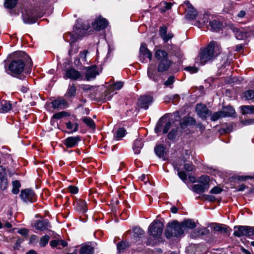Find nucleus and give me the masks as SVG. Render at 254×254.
Returning <instances> with one entry per match:
<instances>
[{"instance_id": "nucleus-1", "label": "nucleus", "mask_w": 254, "mask_h": 254, "mask_svg": "<svg viewBox=\"0 0 254 254\" xmlns=\"http://www.w3.org/2000/svg\"><path fill=\"white\" fill-rule=\"evenodd\" d=\"M221 48L214 41L210 42L206 47L201 48L195 62L203 65L212 62L220 54Z\"/></svg>"}, {"instance_id": "nucleus-2", "label": "nucleus", "mask_w": 254, "mask_h": 254, "mask_svg": "<svg viewBox=\"0 0 254 254\" xmlns=\"http://www.w3.org/2000/svg\"><path fill=\"white\" fill-rule=\"evenodd\" d=\"M13 57L15 58L9 63L8 68L11 76L17 77L24 71L28 56L23 52H19L14 53Z\"/></svg>"}, {"instance_id": "nucleus-3", "label": "nucleus", "mask_w": 254, "mask_h": 254, "mask_svg": "<svg viewBox=\"0 0 254 254\" xmlns=\"http://www.w3.org/2000/svg\"><path fill=\"white\" fill-rule=\"evenodd\" d=\"M44 13L39 8L26 9L22 12V18L24 23L33 24L35 23L38 18L43 16Z\"/></svg>"}, {"instance_id": "nucleus-4", "label": "nucleus", "mask_w": 254, "mask_h": 254, "mask_svg": "<svg viewBox=\"0 0 254 254\" xmlns=\"http://www.w3.org/2000/svg\"><path fill=\"white\" fill-rule=\"evenodd\" d=\"M183 228L181 223L177 221H174L169 223L168 224L167 228L165 232V234L167 238L169 239L173 236L180 237L184 234Z\"/></svg>"}, {"instance_id": "nucleus-5", "label": "nucleus", "mask_w": 254, "mask_h": 254, "mask_svg": "<svg viewBox=\"0 0 254 254\" xmlns=\"http://www.w3.org/2000/svg\"><path fill=\"white\" fill-rule=\"evenodd\" d=\"M164 225L159 220H154L149 226L148 234L154 238H159L162 235Z\"/></svg>"}, {"instance_id": "nucleus-6", "label": "nucleus", "mask_w": 254, "mask_h": 254, "mask_svg": "<svg viewBox=\"0 0 254 254\" xmlns=\"http://www.w3.org/2000/svg\"><path fill=\"white\" fill-rule=\"evenodd\" d=\"M254 234V227L248 226H236L233 235L237 237H251Z\"/></svg>"}, {"instance_id": "nucleus-7", "label": "nucleus", "mask_w": 254, "mask_h": 254, "mask_svg": "<svg viewBox=\"0 0 254 254\" xmlns=\"http://www.w3.org/2000/svg\"><path fill=\"white\" fill-rule=\"evenodd\" d=\"M20 197L24 202H34L36 200V196L34 191L31 189H26L21 191Z\"/></svg>"}, {"instance_id": "nucleus-8", "label": "nucleus", "mask_w": 254, "mask_h": 254, "mask_svg": "<svg viewBox=\"0 0 254 254\" xmlns=\"http://www.w3.org/2000/svg\"><path fill=\"white\" fill-rule=\"evenodd\" d=\"M195 111L197 115L201 119L205 120L211 115V111L203 104H198L195 107Z\"/></svg>"}, {"instance_id": "nucleus-9", "label": "nucleus", "mask_w": 254, "mask_h": 254, "mask_svg": "<svg viewBox=\"0 0 254 254\" xmlns=\"http://www.w3.org/2000/svg\"><path fill=\"white\" fill-rule=\"evenodd\" d=\"M153 102V98L151 96L143 95L138 99L137 103V106L141 109L147 110Z\"/></svg>"}, {"instance_id": "nucleus-10", "label": "nucleus", "mask_w": 254, "mask_h": 254, "mask_svg": "<svg viewBox=\"0 0 254 254\" xmlns=\"http://www.w3.org/2000/svg\"><path fill=\"white\" fill-rule=\"evenodd\" d=\"M64 78L77 80L81 79L82 75L80 71L73 68H69L66 70L65 75L64 76Z\"/></svg>"}, {"instance_id": "nucleus-11", "label": "nucleus", "mask_w": 254, "mask_h": 254, "mask_svg": "<svg viewBox=\"0 0 254 254\" xmlns=\"http://www.w3.org/2000/svg\"><path fill=\"white\" fill-rule=\"evenodd\" d=\"M173 64L172 61L167 59H162L157 65V71L159 72H163L167 71Z\"/></svg>"}, {"instance_id": "nucleus-12", "label": "nucleus", "mask_w": 254, "mask_h": 254, "mask_svg": "<svg viewBox=\"0 0 254 254\" xmlns=\"http://www.w3.org/2000/svg\"><path fill=\"white\" fill-rule=\"evenodd\" d=\"M89 28L88 25L83 24L82 22L78 20L74 26V32L77 36H81L84 31Z\"/></svg>"}, {"instance_id": "nucleus-13", "label": "nucleus", "mask_w": 254, "mask_h": 254, "mask_svg": "<svg viewBox=\"0 0 254 254\" xmlns=\"http://www.w3.org/2000/svg\"><path fill=\"white\" fill-rule=\"evenodd\" d=\"M81 140V137L79 135H77L68 137L63 141V142L67 148H73L76 146Z\"/></svg>"}, {"instance_id": "nucleus-14", "label": "nucleus", "mask_w": 254, "mask_h": 254, "mask_svg": "<svg viewBox=\"0 0 254 254\" xmlns=\"http://www.w3.org/2000/svg\"><path fill=\"white\" fill-rule=\"evenodd\" d=\"M92 25L93 29L100 31L105 28L108 25V22L105 18L99 17L95 20Z\"/></svg>"}, {"instance_id": "nucleus-15", "label": "nucleus", "mask_w": 254, "mask_h": 254, "mask_svg": "<svg viewBox=\"0 0 254 254\" xmlns=\"http://www.w3.org/2000/svg\"><path fill=\"white\" fill-rule=\"evenodd\" d=\"M85 69L86 70L85 76L87 80L94 79L97 75L99 74V72L97 70V67L96 65L85 67Z\"/></svg>"}, {"instance_id": "nucleus-16", "label": "nucleus", "mask_w": 254, "mask_h": 254, "mask_svg": "<svg viewBox=\"0 0 254 254\" xmlns=\"http://www.w3.org/2000/svg\"><path fill=\"white\" fill-rule=\"evenodd\" d=\"M34 227L38 230L44 231L50 227V223L47 219L37 220L35 221Z\"/></svg>"}, {"instance_id": "nucleus-17", "label": "nucleus", "mask_w": 254, "mask_h": 254, "mask_svg": "<svg viewBox=\"0 0 254 254\" xmlns=\"http://www.w3.org/2000/svg\"><path fill=\"white\" fill-rule=\"evenodd\" d=\"M152 57V53L147 48L146 44L145 43H141L139 49V57L140 60H142V58L144 59V57H146L151 61Z\"/></svg>"}, {"instance_id": "nucleus-18", "label": "nucleus", "mask_w": 254, "mask_h": 254, "mask_svg": "<svg viewBox=\"0 0 254 254\" xmlns=\"http://www.w3.org/2000/svg\"><path fill=\"white\" fill-rule=\"evenodd\" d=\"M52 106L54 109H64L68 107V103L65 99L59 98L52 102Z\"/></svg>"}, {"instance_id": "nucleus-19", "label": "nucleus", "mask_w": 254, "mask_h": 254, "mask_svg": "<svg viewBox=\"0 0 254 254\" xmlns=\"http://www.w3.org/2000/svg\"><path fill=\"white\" fill-rule=\"evenodd\" d=\"M167 27L164 25L159 28V34L165 42H168L172 39L174 35L172 33H167Z\"/></svg>"}, {"instance_id": "nucleus-20", "label": "nucleus", "mask_w": 254, "mask_h": 254, "mask_svg": "<svg viewBox=\"0 0 254 254\" xmlns=\"http://www.w3.org/2000/svg\"><path fill=\"white\" fill-rule=\"evenodd\" d=\"M147 75L150 79L156 82H158L161 78L160 74L158 73V71H156L155 69L151 67V65L148 68Z\"/></svg>"}, {"instance_id": "nucleus-21", "label": "nucleus", "mask_w": 254, "mask_h": 254, "mask_svg": "<svg viewBox=\"0 0 254 254\" xmlns=\"http://www.w3.org/2000/svg\"><path fill=\"white\" fill-rule=\"evenodd\" d=\"M181 225L183 228L184 233L188 229H192L196 227V224L194 221L190 219L183 221L181 223Z\"/></svg>"}, {"instance_id": "nucleus-22", "label": "nucleus", "mask_w": 254, "mask_h": 254, "mask_svg": "<svg viewBox=\"0 0 254 254\" xmlns=\"http://www.w3.org/2000/svg\"><path fill=\"white\" fill-rule=\"evenodd\" d=\"M12 104L9 101L2 100L0 101V113H5L12 109Z\"/></svg>"}, {"instance_id": "nucleus-23", "label": "nucleus", "mask_w": 254, "mask_h": 254, "mask_svg": "<svg viewBox=\"0 0 254 254\" xmlns=\"http://www.w3.org/2000/svg\"><path fill=\"white\" fill-rule=\"evenodd\" d=\"M74 205L78 211L84 212L87 210L86 202L84 200L76 199L74 202Z\"/></svg>"}, {"instance_id": "nucleus-24", "label": "nucleus", "mask_w": 254, "mask_h": 254, "mask_svg": "<svg viewBox=\"0 0 254 254\" xmlns=\"http://www.w3.org/2000/svg\"><path fill=\"white\" fill-rule=\"evenodd\" d=\"M209 26L212 31L218 32L222 29L223 24L219 21L214 19L210 21Z\"/></svg>"}, {"instance_id": "nucleus-25", "label": "nucleus", "mask_w": 254, "mask_h": 254, "mask_svg": "<svg viewBox=\"0 0 254 254\" xmlns=\"http://www.w3.org/2000/svg\"><path fill=\"white\" fill-rule=\"evenodd\" d=\"M224 117H232L235 114V109L230 106L224 107L221 110Z\"/></svg>"}, {"instance_id": "nucleus-26", "label": "nucleus", "mask_w": 254, "mask_h": 254, "mask_svg": "<svg viewBox=\"0 0 254 254\" xmlns=\"http://www.w3.org/2000/svg\"><path fill=\"white\" fill-rule=\"evenodd\" d=\"M143 146V144L141 139L139 138L136 139L134 141L133 145V149L134 153L136 154H139L140 152V150L142 148Z\"/></svg>"}, {"instance_id": "nucleus-27", "label": "nucleus", "mask_w": 254, "mask_h": 254, "mask_svg": "<svg viewBox=\"0 0 254 254\" xmlns=\"http://www.w3.org/2000/svg\"><path fill=\"white\" fill-rule=\"evenodd\" d=\"M234 32L236 38L238 40L244 39L247 37V33L243 28H235Z\"/></svg>"}, {"instance_id": "nucleus-28", "label": "nucleus", "mask_w": 254, "mask_h": 254, "mask_svg": "<svg viewBox=\"0 0 254 254\" xmlns=\"http://www.w3.org/2000/svg\"><path fill=\"white\" fill-rule=\"evenodd\" d=\"M165 147L162 144L156 145L154 147V151L156 154L159 157L162 158L164 156Z\"/></svg>"}, {"instance_id": "nucleus-29", "label": "nucleus", "mask_w": 254, "mask_h": 254, "mask_svg": "<svg viewBox=\"0 0 254 254\" xmlns=\"http://www.w3.org/2000/svg\"><path fill=\"white\" fill-rule=\"evenodd\" d=\"M213 230L221 234H226L228 232L227 227L223 224L216 223L213 227Z\"/></svg>"}, {"instance_id": "nucleus-30", "label": "nucleus", "mask_w": 254, "mask_h": 254, "mask_svg": "<svg viewBox=\"0 0 254 254\" xmlns=\"http://www.w3.org/2000/svg\"><path fill=\"white\" fill-rule=\"evenodd\" d=\"M240 108L242 113L244 115L254 113V105H244Z\"/></svg>"}, {"instance_id": "nucleus-31", "label": "nucleus", "mask_w": 254, "mask_h": 254, "mask_svg": "<svg viewBox=\"0 0 254 254\" xmlns=\"http://www.w3.org/2000/svg\"><path fill=\"white\" fill-rule=\"evenodd\" d=\"M208 189V188L201 184H196L192 186V190L198 194L203 193Z\"/></svg>"}, {"instance_id": "nucleus-32", "label": "nucleus", "mask_w": 254, "mask_h": 254, "mask_svg": "<svg viewBox=\"0 0 254 254\" xmlns=\"http://www.w3.org/2000/svg\"><path fill=\"white\" fill-rule=\"evenodd\" d=\"M155 58L160 61L164 59H167L168 54L165 51L162 50H157L155 53Z\"/></svg>"}, {"instance_id": "nucleus-33", "label": "nucleus", "mask_w": 254, "mask_h": 254, "mask_svg": "<svg viewBox=\"0 0 254 254\" xmlns=\"http://www.w3.org/2000/svg\"><path fill=\"white\" fill-rule=\"evenodd\" d=\"M179 129V127L178 126H173L168 134V138L170 140H174L178 135Z\"/></svg>"}, {"instance_id": "nucleus-34", "label": "nucleus", "mask_w": 254, "mask_h": 254, "mask_svg": "<svg viewBox=\"0 0 254 254\" xmlns=\"http://www.w3.org/2000/svg\"><path fill=\"white\" fill-rule=\"evenodd\" d=\"M93 247L89 245H85L81 248L80 254H93Z\"/></svg>"}, {"instance_id": "nucleus-35", "label": "nucleus", "mask_w": 254, "mask_h": 254, "mask_svg": "<svg viewBox=\"0 0 254 254\" xmlns=\"http://www.w3.org/2000/svg\"><path fill=\"white\" fill-rule=\"evenodd\" d=\"M197 15V12L193 8H190L186 15V17L188 19H194Z\"/></svg>"}, {"instance_id": "nucleus-36", "label": "nucleus", "mask_w": 254, "mask_h": 254, "mask_svg": "<svg viewBox=\"0 0 254 254\" xmlns=\"http://www.w3.org/2000/svg\"><path fill=\"white\" fill-rule=\"evenodd\" d=\"M76 89L75 86L74 84H72L69 86L65 96H66L68 97H73L76 94Z\"/></svg>"}, {"instance_id": "nucleus-37", "label": "nucleus", "mask_w": 254, "mask_h": 254, "mask_svg": "<svg viewBox=\"0 0 254 254\" xmlns=\"http://www.w3.org/2000/svg\"><path fill=\"white\" fill-rule=\"evenodd\" d=\"M133 236L135 238H140L143 237L144 231L139 227H135L133 229Z\"/></svg>"}, {"instance_id": "nucleus-38", "label": "nucleus", "mask_w": 254, "mask_h": 254, "mask_svg": "<svg viewBox=\"0 0 254 254\" xmlns=\"http://www.w3.org/2000/svg\"><path fill=\"white\" fill-rule=\"evenodd\" d=\"M126 133V130L124 128H120L114 134V137L116 140H119L125 136Z\"/></svg>"}, {"instance_id": "nucleus-39", "label": "nucleus", "mask_w": 254, "mask_h": 254, "mask_svg": "<svg viewBox=\"0 0 254 254\" xmlns=\"http://www.w3.org/2000/svg\"><path fill=\"white\" fill-rule=\"evenodd\" d=\"M209 177L206 175H202L199 179V182L208 189L209 188Z\"/></svg>"}, {"instance_id": "nucleus-40", "label": "nucleus", "mask_w": 254, "mask_h": 254, "mask_svg": "<svg viewBox=\"0 0 254 254\" xmlns=\"http://www.w3.org/2000/svg\"><path fill=\"white\" fill-rule=\"evenodd\" d=\"M82 121L90 128L95 127V123L91 118L85 117L82 118Z\"/></svg>"}, {"instance_id": "nucleus-41", "label": "nucleus", "mask_w": 254, "mask_h": 254, "mask_svg": "<svg viewBox=\"0 0 254 254\" xmlns=\"http://www.w3.org/2000/svg\"><path fill=\"white\" fill-rule=\"evenodd\" d=\"M66 127L67 128L71 130V133L76 132L78 129L79 125L77 123L72 124L70 121L66 123Z\"/></svg>"}, {"instance_id": "nucleus-42", "label": "nucleus", "mask_w": 254, "mask_h": 254, "mask_svg": "<svg viewBox=\"0 0 254 254\" xmlns=\"http://www.w3.org/2000/svg\"><path fill=\"white\" fill-rule=\"evenodd\" d=\"M243 97L247 100L253 99L254 98V90H248L245 91L243 93Z\"/></svg>"}, {"instance_id": "nucleus-43", "label": "nucleus", "mask_w": 254, "mask_h": 254, "mask_svg": "<svg viewBox=\"0 0 254 254\" xmlns=\"http://www.w3.org/2000/svg\"><path fill=\"white\" fill-rule=\"evenodd\" d=\"M18 0H5L4 6L8 9L13 8L17 3Z\"/></svg>"}, {"instance_id": "nucleus-44", "label": "nucleus", "mask_w": 254, "mask_h": 254, "mask_svg": "<svg viewBox=\"0 0 254 254\" xmlns=\"http://www.w3.org/2000/svg\"><path fill=\"white\" fill-rule=\"evenodd\" d=\"M13 189L12 190V192L13 194H17L19 191V188L21 185L18 181L15 180L12 182Z\"/></svg>"}, {"instance_id": "nucleus-45", "label": "nucleus", "mask_w": 254, "mask_h": 254, "mask_svg": "<svg viewBox=\"0 0 254 254\" xmlns=\"http://www.w3.org/2000/svg\"><path fill=\"white\" fill-rule=\"evenodd\" d=\"M50 240V237L48 235H45L41 237L39 242V245L41 247H45L48 243Z\"/></svg>"}, {"instance_id": "nucleus-46", "label": "nucleus", "mask_w": 254, "mask_h": 254, "mask_svg": "<svg viewBox=\"0 0 254 254\" xmlns=\"http://www.w3.org/2000/svg\"><path fill=\"white\" fill-rule=\"evenodd\" d=\"M225 118L221 111L214 113L211 116V120L212 121H216L218 119Z\"/></svg>"}, {"instance_id": "nucleus-47", "label": "nucleus", "mask_w": 254, "mask_h": 254, "mask_svg": "<svg viewBox=\"0 0 254 254\" xmlns=\"http://www.w3.org/2000/svg\"><path fill=\"white\" fill-rule=\"evenodd\" d=\"M0 182V189L1 190H6L8 187V183L7 181V178L1 179Z\"/></svg>"}, {"instance_id": "nucleus-48", "label": "nucleus", "mask_w": 254, "mask_h": 254, "mask_svg": "<svg viewBox=\"0 0 254 254\" xmlns=\"http://www.w3.org/2000/svg\"><path fill=\"white\" fill-rule=\"evenodd\" d=\"M174 125H172L170 121L166 122L163 127V133H166L168 132L169 130L173 127Z\"/></svg>"}, {"instance_id": "nucleus-49", "label": "nucleus", "mask_w": 254, "mask_h": 254, "mask_svg": "<svg viewBox=\"0 0 254 254\" xmlns=\"http://www.w3.org/2000/svg\"><path fill=\"white\" fill-rule=\"evenodd\" d=\"M68 115L67 113L65 111H62L54 114L52 118L55 119H61L64 117Z\"/></svg>"}, {"instance_id": "nucleus-50", "label": "nucleus", "mask_w": 254, "mask_h": 254, "mask_svg": "<svg viewBox=\"0 0 254 254\" xmlns=\"http://www.w3.org/2000/svg\"><path fill=\"white\" fill-rule=\"evenodd\" d=\"M184 169L188 172L193 171L195 170V166L191 162L185 163L184 166Z\"/></svg>"}, {"instance_id": "nucleus-51", "label": "nucleus", "mask_w": 254, "mask_h": 254, "mask_svg": "<svg viewBox=\"0 0 254 254\" xmlns=\"http://www.w3.org/2000/svg\"><path fill=\"white\" fill-rule=\"evenodd\" d=\"M184 70L192 74L196 73L198 71V68L196 66H188L184 68Z\"/></svg>"}, {"instance_id": "nucleus-52", "label": "nucleus", "mask_w": 254, "mask_h": 254, "mask_svg": "<svg viewBox=\"0 0 254 254\" xmlns=\"http://www.w3.org/2000/svg\"><path fill=\"white\" fill-rule=\"evenodd\" d=\"M162 119H160V120L158 121L156 127L155 128V131L156 133H159L161 131L162 129L163 130V123L162 122Z\"/></svg>"}, {"instance_id": "nucleus-53", "label": "nucleus", "mask_w": 254, "mask_h": 254, "mask_svg": "<svg viewBox=\"0 0 254 254\" xmlns=\"http://www.w3.org/2000/svg\"><path fill=\"white\" fill-rule=\"evenodd\" d=\"M174 77L170 76L168 77L167 80L164 82V85L166 86H170L172 85L174 82Z\"/></svg>"}, {"instance_id": "nucleus-54", "label": "nucleus", "mask_w": 254, "mask_h": 254, "mask_svg": "<svg viewBox=\"0 0 254 254\" xmlns=\"http://www.w3.org/2000/svg\"><path fill=\"white\" fill-rule=\"evenodd\" d=\"M223 190V189L221 188L216 186L210 190V193H213V194H219L220 192H221Z\"/></svg>"}, {"instance_id": "nucleus-55", "label": "nucleus", "mask_w": 254, "mask_h": 254, "mask_svg": "<svg viewBox=\"0 0 254 254\" xmlns=\"http://www.w3.org/2000/svg\"><path fill=\"white\" fill-rule=\"evenodd\" d=\"M127 246V245L124 242H120L117 244V249L118 251H121L122 250H125Z\"/></svg>"}, {"instance_id": "nucleus-56", "label": "nucleus", "mask_w": 254, "mask_h": 254, "mask_svg": "<svg viewBox=\"0 0 254 254\" xmlns=\"http://www.w3.org/2000/svg\"><path fill=\"white\" fill-rule=\"evenodd\" d=\"M17 233L25 237H27L28 235V230L25 228L18 229Z\"/></svg>"}, {"instance_id": "nucleus-57", "label": "nucleus", "mask_w": 254, "mask_h": 254, "mask_svg": "<svg viewBox=\"0 0 254 254\" xmlns=\"http://www.w3.org/2000/svg\"><path fill=\"white\" fill-rule=\"evenodd\" d=\"M7 178L5 169L2 166H0V179Z\"/></svg>"}, {"instance_id": "nucleus-58", "label": "nucleus", "mask_w": 254, "mask_h": 254, "mask_svg": "<svg viewBox=\"0 0 254 254\" xmlns=\"http://www.w3.org/2000/svg\"><path fill=\"white\" fill-rule=\"evenodd\" d=\"M186 118H187V122L188 123V126H191V125H194L195 124L196 121L193 118L191 117H186Z\"/></svg>"}, {"instance_id": "nucleus-59", "label": "nucleus", "mask_w": 254, "mask_h": 254, "mask_svg": "<svg viewBox=\"0 0 254 254\" xmlns=\"http://www.w3.org/2000/svg\"><path fill=\"white\" fill-rule=\"evenodd\" d=\"M178 175L179 176V178L183 181H185L187 180V176L185 172L178 171Z\"/></svg>"}, {"instance_id": "nucleus-60", "label": "nucleus", "mask_w": 254, "mask_h": 254, "mask_svg": "<svg viewBox=\"0 0 254 254\" xmlns=\"http://www.w3.org/2000/svg\"><path fill=\"white\" fill-rule=\"evenodd\" d=\"M180 125L181 126V127L183 129H185L188 126V123L187 122L186 117H185L180 121Z\"/></svg>"}, {"instance_id": "nucleus-61", "label": "nucleus", "mask_w": 254, "mask_h": 254, "mask_svg": "<svg viewBox=\"0 0 254 254\" xmlns=\"http://www.w3.org/2000/svg\"><path fill=\"white\" fill-rule=\"evenodd\" d=\"M69 191L73 194H76L78 192V189L76 187L70 186L68 188Z\"/></svg>"}, {"instance_id": "nucleus-62", "label": "nucleus", "mask_w": 254, "mask_h": 254, "mask_svg": "<svg viewBox=\"0 0 254 254\" xmlns=\"http://www.w3.org/2000/svg\"><path fill=\"white\" fill-rule=\"evenodd\" d=\"M88 52L86 50H84L82 52L80 53L79 56L80 58L84 61H86V56Z\"/></svg>"}, {"instance_id": "nucleus-63", "label": "nucleus", "mask_w": 254, "mask_h": 254, "mask_svg": "<svg viewBox=\"0 0 254 254\" xmlns=\"http://www.w3.org/2000/svg\"><path fill=\"white\" fill-rule=\"evenodd\" d=\"M22 242V240L21 239H18L17 240L15 245L13 246L14 250H19L20 245Z\"/></svg>"}, {"instance_id": "nucleus-64", "label": "nucleus", "mask_w": 254, "mask_h": 254, "mask_svg": "<svg viewBox=\"0 0 254 254\" xmlns=\"http://www.w3.org/2000/svg\"><path fill=\"white\" fill-rule=\"evenodd\" d=\"M123 86V84L122 82H117L113 85V87L115 89H120Z\"/></svg>"}]
</instances>
